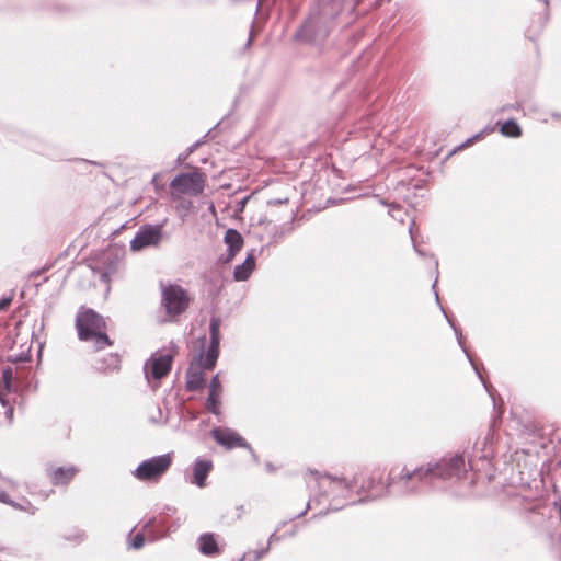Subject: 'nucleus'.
Returning <instances> with one entry per match:
<instances>
[{"mask_svg": "<svg viewBox=\"0 0 561 561\" xmlns=\"http://www.w3.org/2000/svg\"><path fill=\"white\" fill-rule=\"evenodd\" d=\"M319 486L335 502V508L345 504H355L365 499H374L382 494L383 484L379 471L360 470L352 479H339L329 474L317 477Z\"/></svg>", "mask_w": 561, "mask_h": 561, "instance_id": "1", "label": "nucleus"}, {"mask_svg": "<svg viewBox=\"0 0 561 561\" xmlns=\"http://www.w3.org/2000/svg\"><path fill=\"white\" fill-rule=\"evenodd\" d=\"M220 319L213 317L209 323L210 342L207 350H202L190 362L185 376L187 391H198L205 387V373L213 370L219 356Z\"/></svg>", "mask_w": 561, "mask_h": 561, "instance_id": "2", "label": "nucleus"}, {"mask_svg": "<svg viewBox=\"0 0 561 561\" xmlns=\"http://www.w3.org/2000/svg\"><path fill=\"white\" fill-rule=\"evenodd\" d=\"M469 467H471L470 460H466L463 453L447 454L438 461L428 462L426 467L405 470L401 478L405 480L416 479L419 481H424L428 478L458 481L465 478Z\"/></svg>", "mask_w": 561, "mask_h": 561, "instance_id": "3", "label": "nucleus"}, {"mask_svg": "<svg viewBox=\"0 0 561 561\" xmlns=\"http://www.w3.org/2000/svg\"><path fill=\"white\" fill-rule=\"evenodd\" d=\"M106 321L95 310L81 306L76 316V329L80 341L92 343L96 351L113 345L106 333Z\"/></svg>", "mask_w": 561, "mask_h": 561, "instance_id": "4", "label": "nucleus"}, {"mask_svg": "<svg viewBox=\"0 0 561 561\" xmlns=\"http://www.w3.org/2000/svg\"><path fill=\"white\" fill-rule=\"evenodd\" d=\"M178 354V347L171 343L170 346L153 353L144 365V374L148 383L160 381L171 371L173 359Z\"/></svg>", "mask_w": 561, "mask_h": 561, "instance_id": "5", "label": "nucleus"}, {"mask_svg": "<svg viewBox=\"0 0 561 561\" xmlns=\"http://www.w3.org/2000/svg\"><path fill=\"white\" fill-rule=\"evenodd\" d=\"M206 175L197 170L179 173L170 183L171 198L181 199V196H198L204 192Z\"/></svg>", "mask_w": 561, "mask_h": 561, "instance_id": "6", "label": "nucleus"}, {"mask_svg": "<svg viewBox=\"0 0 561 561\" xmlns=\"http://www.w3.org/2000/svg\"><path fill=\"white\" fill-rule=\"evenodd\" d=\"M191 304V297L186 289L178 284H161V307L165 314L175 318L184 313Z\"/></svg>", "mask_w": 561, "mask_h": 561, "instance_id": "7", "label": "nucleus"}, {"mask_svg": "<svg viewBox=\"0 0 561 561\" xmlns=\"http://www.w3.org/2000/svg\"><path fill=\"white\" fill-rule=\"evenodd\" d=\"M173 457V453H167L146 459L138 465L133 476L142 482H158L170 469Z\"/></svg>", "mask_w": 561, "mask_h": 561, "instance_id": "8", "label": "nucleus"}, {"mask_svg": "<svg viewBox=\"0 0 561 561\" xmlns=\"http://www.w3.org/2000/svg\"><path fill=\"white\" fill-rule=\"evenodd\" d=\"M122 264L123 260L119 251L107 250L101 254L93 270L100 274L103 282L110 283L112 277L119 272Z\"/></svg>", "mask_w": 561, "mask_h": 561, "instance_id": "9", "label": "nucleus"}, {"mask_svg": "<svg viewBox=\"0 0 561 561\" xmlns=\"http://www.w3.org/2000/svg\"><path fill=\"white\" fill-rule=\"evenodd\" d=\"M162 227L163 224L154 226L146 225L141 227L130 241V249L133 251H139L150 245H157L162 237Z\"/></svg>", "mask_w": 561, "mask_h": 561, "instance_id": "10", "label": "nucleus"}, {"mask_svg": "<svg viewBox=\"0 0 561 561\" xmlns=\"http://www.w3.org/2000/svg\"><path fill=\"white\" fill-rule=\"evenodd\" d=\"M210 433L215 442L226 449L250 447L247 440L231 428L219 426L213 428Z\"/></svg>", "mask_w": 561, "mask_h": 561, "instance_id": "11", "label": "nucleus"}, {"mask_svg": "<svg viewBox=\"0 0 561 561\" xmlns=\"http://www.w3.org/2000/svg\"><path fill=\"white\" fill-rule=\"evenodd\" d=\"M12 378L13 371L11 368L8 367L2 370L0 377V404L4 409L3 413L9 422H12L14 417V409L11 404Z\"/></svg>", "mask_w": 561, "mask_h": 561, "instance_id": "12", "label": "nucleus"}, {"mask_svg": "<svg viewBox=\"0 0 561 561\" xmlns=\"http://www.w3.org/2000/svg\"><path fill=\"white\" fill-rule=\"evenodd\" d=\"M79 472V469L73 466H59L47 465L45 474L55 486L68 485Z\"/></svg>", "mask_w": 561, "mask_h": 561, "instance_id": "13", "label": "nucleus"}, {"mask_svg": "<svg viewBox=\"0 0 561 561\" xmlns=\"http://www.w3.org/2000/svg\"><path fill=\"white\" fill-rule=\"evenodd\" d=\"M388 215L398 224L407 227L408 233L410 234V238L413 242L415 252L419 255L424 256L425 253L422 250L417 249V247L415 245V237H414V232H413V227H414L413 217L405 209H403L400 205L391 204V203H388Z\"/></svg>", "mask_w": 561, "mask_h": 561, "instance_id": "14", "label": "nucleus"}, {"mask_svg": "<svg viewBox=\"0 0 561 561\" xmlns=\"http://www.w3.org/2000/svg\"><path fill=\"white\" fill-rule=\"evenodd\" d=\"M214 468V463L210 459L197 458L192 465V473L187 478L188 482L204 488L206 485V479Z\"/></svg>", "mask_w": 561, "mask_h": 561, "instance_id": "15", "label": "nucleus"}, {"mask_svg": "<svg viewBox=\"0 0 561 561\" xmlns=\"http://www.w3.org/2000/svg\"><path fill=\"white\" fill-rule=\"evenodd\" d=\"M437 280H438V275L436 276V278H435V280H434V283L432 285V289L434 290L436 304L438 305V307L440 308L442 312L446 317L448 324L454 330V333L456 335L457 342H458L459 346L462 348L463 353L466 354V356H467L468 360L470 362L472 368L474 369V371L477 374H479V368H478L477 364L474 363V360L472 359L471 355L469 354V352L466 350V347L463 345V335H462L461 330L458 327H456L454 320L446 313L445 309L440 305L439 296H438V293L436 291Z\"/></svg>", "mask_w": 561, "mask_h": 561, "instance_id": "16", "label": "nucleus"}, {"mask_svg": "<svg viewBox=\"0 0 561 561\" xmlns=\"http://www.w3.org/2000/svg\"><path fill=\"white\" fill-rule=\"evenodd\" d=\"M224 241L227 244L229 252L226 261L229 262L242 249L243 238L238 230L230 228L226 231Z\"/></svg>", "mask_w": 561, "mask_h": 561, "instance_id": "17", "label": "nucleus"}, {"mask_svg": "<svg viewBox=\"0 0 561 561\" xmlns=\"http://www.w3.org/2000/svg\"><path fill=\"white\" fill-rule=\"evenodd\" d=\"M197 542L198 550L205 556H216L220 553V549L214 534H203L199 536Z\"/></svg>", "mask_w": 561, "mask_h": 561, "instance_id": "18", "label": "nucleus"}, {"mask_svg": "<svg viewBox=\"0 0 561 561\" xmlns=\"http://www.w3.org/2000/svg\"><path fill=\"white\" fill-rule=\"evenodd\" d=\"M255 267V260L252 255H248L244 262L237 265L233 271L236 280H247Z\"/></svg>", "mask_w": 561, "mask_h": 561, "instance_id": "19", "label": "nucleus"}, {"mask_svg": "<svg viewBox=\"0 0 561 561\" xmlns=\"http://www.w3.org/2000/svg\"><path fill=\"white\" fill-rule=\"evenodd\" d=\"M500 131L503 136L510 138H518L522 136V128L517 124V122L513 118L505 121L500 128Z\"/></svg>", "mask_w": 561, "mask_h": 561, "instance_id": "20", "label": "nucleus"}, {"mask_svg": "<svg viewBox=\"0 0 561 561\" xmlns=\"http://www.w3.org/2000/svg\"><path fill=\"white\" fill-rule=\"evenodd\" d=\"M260 226H264L271 232L266 240L268 244L276 243L282 238V233L278 232V226L273 221L261 222Z\"/></svg>", "mask_w": 561, "mask_h": 561, "instance_id": "21", "label": "nucleus"}, {"mask_svg": "<svg viewBox=\"0 0 561 561\" xmlns=\"http://www.w3.org/2000/svg\"><path fill=\"white\" fill-rule=\"evenodd\" d=\"M220 396H211V393H208L206 409L215 415H218L220 413Z\"/></svg>", "mask_w": 561, "mask_h": 561, "instance_id": "22", "label": "nucleus"}, {"mask_svg": "<svg viewBox=\"0 0 561 561\" xmlns=\"http://www.w3.org/2000/svg\"><path fill=\"white\" fill-rule=\"evenodd\" d=\"M105 369L116 370L121 367V357L116 353L108 354L105 358Z\"/></svg>", "mask_w": 561, "mask_h": 561, "instance_id": "23", "label": "nucleus"}, {"mask_svg": "<svg viewBox=\"0 0 561 561\" xmlns=\"http://www.w3.org/2000/svg\"><path fill=\"white\" fill-rule=\"evenodd\" d=\"M209 393H211V396H220V397L222 394V385H221V381L219 380L218 374L215 375L210 380Z\"/></svg>", "mask_w": 561, "mask_h": 561, "instance_id": "24", "label": "nucleus"}, {"mask_svg": "<svg viewBox=\"0 0 561 561\" xmlns=\"http://www.w3.org/2000/svg\"><path fill=\"white\" fill-rule=\"evenodd\" d=\"M179 204L176 205V211L181 217H185L188 211L191 210L193 204L190 201H185L181 197V199L178 201Z\"/></svg>", "mask_w": 561, "mask_h": 561, "instance_id": "25", "label": "nucleus"}, {"mask_svg": "<svg viewBox=\"0 0 561 561\" xmlns=\"http://www.w3.org/2000/svg\"><path fill=\"white\" fill-rule=\"evenodd\" d=\"M481 136H482V133H479V134H476L474 136L468 138L465 142H462L461 145H459L456 148H454L448 156L450 157L454 153H456L457 151H459V150H461V149L472 145L476 140L480 139Z\"/></svg>", "mask_w": 561, "mask_h": 561, "instance_id": "26", "label": "nucleus"}, {"mask_svg": "<svg viewBox=\"0 0 561 561\" xmlns=\"http://www.w3.org/2000/svg\"><path fill=\"white\" fill-rule=\"evenodd\" d=\"M145 543V537L141 533H138L136 534L130 542H129V546L133 548V549H140Z\"/></svg>", "mask_w": 561, "mask_h": 561, "instance_id": "27", "label": "nucleus"}, {"mask_svg": "<svg viewBox=\"0 0 561 561\" xmlns=\"http://www.w3.org/2000/svg\"><path fill=\"white\" fill-rule=\"evenodd\" d=\"M12 506L15 508L28 512L30 514H34L36 511V508L28 501H25L23 505L13 502Z\"/></svg>", "mask_w": 561, "mask_h": 561, "instance_id": "28", "label": "nucleus"}, {"mask_svg": "<svg viewBox=\"0 0 561 561\" xmlns=\"http://www.w3.org/2000/svg\"><path fill=\"white\" fill-rule=\"evenodd\" d=\"M12 298L11 297H3L0 299V311H3L9 308L11 305Z\"/></svg>", "mask_w": 561, "mask_h": 561, "instance_id": "29", "label": "nucleus"}, {"mask_svg": "<svg viewBox=\"0 0 561 561\" xmlns=\"http://www.w3.org/2000/svg\"><path fill=\"white\" fill-rule=\"evenodd\" d=\"M477 375H478V377L480 378V380L482 381V383H483V386H484L485 390L489 392V394H490L491 397H493V394H492V392H491V390H490V387L486 385V382H485L484 378L482 377L481 373L479 371V374H477ZM492 401H495V398H492Z\"/></svg>", "mask_w": 561, "mask_h": 561, "instance_id": "30", "label": "nucleus"}, {"mask_svg": "<svg viewBox=\"0 0 561 561\" xmlns=\"http://www.w3.org/2000/svg\"><path fill=\"white\" fill-rule=\"evenodd\" d=\"M0 501L5 503V504H10V505L13 504V501L10 500V497H9V495L7 493H1L0 494Z\"/></svg>", "mask_w": 561, "mask_h": 561, "instance_id": "31", "label": "nucleus"}, {"mask_svg": "<svg viewBox=\"0 0 561 561\" xmlns=\"http://www.w3.org/2000/svg\"><path fill=\"white\" fill-rule=\"evenodd\" d=\"M27 359H28V357H27V356H25V357H22V356H19V357H10V360H11L12 363H18V362L27 360Z\"/></svg>", "mask_w": 561, "mask_h": 561, "instance_id": "32", "label": "nucleus"}, {"mask_svg": "<svg viewBox=\"0 0 561 561\" xmlns=\"http://www.w3.org/2000/svg\"><path fill=\"white\" fill-rule=\"evenodd\" d=\"M53 492H54V491L50 489V490H48V491L39 492V494H41L44 499H46V497H48V496H49V494H50V493H53Z\"/></svg>", "mask_w": 561, "mask_h": 561, "instance_id": "33", "label": "nucleus"}, {"mask_svg": "<svg viewBox=\"0 0 561 561\" xmlns=\"http://www.w3.org/2000/svg\"><path fill=\"white\" fill-rule=\"evenodd\" d=\"M65 435L68 436L69 435V427L68 426H65Z\"/></svg>", "mask_w": 561, "mask_h": 561, "instance_id": "34", "label": "nucleus"}, {"mask_svg": "<svg viewBox=\"0 0 561 561\" xmlns=\"http://www.w3.org/2000/svg\"><path fill=\"white\" fill-rule=\"evenodd\" d=\"M552 117H554V118H560L561 116H560V114L553 113V114H552Z\"/></svg>", "mask_w": 561, "mask_h": 561, "instance_id": "35", "label": "nucleus"}, {"mask_svg": "<svg viewBox=\"0 0 561 561\" xmlns=\"http://www.w3.org/2000/svg\"><path fill=\"white\" fill-rule=\"evenodd\" d=\"M205 341H206V337H205V336H203V337L201 339V342H202V345H203V346H204V344H205Z\"/></svg>", "mask_w": 561, "mask_h": 561, "instance_id": "36", "label": "nucleus"}, {"mask_svg": "<svg viewBox=\"0 0 561 561\" xmlns=\"http://www.w3.org/2000/svg\"><path fill=\"white\" fill-rule=\"evenodd\" d=\"M434 264H435V268L437 270V267H438V261H437L436 259L434 260Z\"/></svg>", "mask_w": 561, "mask_h": 561, "instance_id": "37", "label": "nucleus"}, {"mask_svg": "<svg viewBox=\"0 0 561 561\" xmlns=\"http://www.w3.org/2000/svg\"><path fill=\"white\" fill-rule=\"evenodd\" d=\"M392 484V481H390V479L388 478V482H387V485L388 488Z\"/></svg>", "mask_w": 561, "mask_h": 561, "instance_id": "38", "label": "nucleus"}, {"mask_svg": "<svg viewBox=\"0 0 561 561\" xmlns=\"http://www.w3.org/2000/svg\"><path fill=\"white\" fill-rule=\"evenodd\" d=\"M409 492H411V493H412V492H415V489H414V488H411V489L409 490Z\"/></svg>", "mask_w": 561, "mask_h": 561, "instance_id": "39", "label": "nucleus"}]
</instances>
